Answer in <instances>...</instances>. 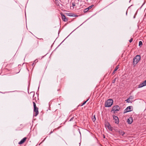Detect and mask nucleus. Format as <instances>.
<instances>
[{
    "instance_id": "obj_2",
    "label": "nucleus",
    "mask_w": 146,
    "mask_h": 146,
    "mask_svg": "<svg viewBox=\"0 0 146 146\" xmlns=\"http://www.w3.org/2000/svg\"><path fill=\"white\" fill-rule=\"evenodd\" d=\"M113 101L112 99H109L106 101L105 105V107H110L113 104Z\"/></svg>"
},
{
    "instance_id": "obj_35",
    "label": "nucleus",
    "mask_w": 146,
    "mask_h": 146,
    "mask_svg": "<svg viewBox=\"0 0 146 146\" xmlns=\"http://www.w3.org/2000/svg\"><path fill=\"white\" fill-rule=\"evenodd\" d=\"M135 18V16L134 15V17H133V18Z\"/></svg>"
},
{
    "instance_id": "obj_17",
    "label": "nucleus",
    "mask_w": 146,
    "mask_h": 146,
    "mask_svg": "<svg viewBox=\"0 0 146 146\" xmlns=\"http://www.w3.org/2000/svg\"><path fill=\"white\" fill-rule=\"evenodd\" d=\"M125 101L127 103L131 102V101L130 100V98H128L127 99L125 100Z\"/></svg>"
},
{
    "instance_id": "obj_36",
    "label": "nucleus",
    "mask_w": 146,
    "mask_h": 146,
    "mask_svg": "<svg viewBox=\"0 0 146 146\" xmlns=\"http://www.w3.org/2000/svg\"><path fill=\"white\" fill-rule=\"evenodd\" d=\"M39 86L38 87V89H39Z\"/></svg>"
},
{
    "instance_id": "obj_10",
    "label": "nucleus",
    "mask_w": 146,
    "mask_h": 146,
    "mask_svg": "<svg viewBox=\"0 0 146 146\" xmlns=\"http://www.w3.org/2000/svg\"><path fill=\"white\" fill-rule=\"evenodd\" d=\"M27 139V138L26 137H24L18 143V144L19 145H21Z\"/></svg>"
},
{
    "instance_id": "obj_4",
    "label": "nucleus",
    "mask_w": 146,
    "mask_h": 146,
    "mask_svg": "<svg viewBox=\"0 0 146 146\" xmlns=\"http://www.w3.org/2000/svg\"><path fill=\"white\" fill-rule=\"evenodd\" d=\"M120 109V108L118 105H115L113 107L111 111H113L115 113V111H118Z\"/></svg>"
},
{
    "instance_id": "obj_31",
    "label": "nucleus",
    "mask_w": 146,
    "mask_h": 146,
    "mask_svg": "<svg viewBox=\"0 0 146 146\" xmlns=\"http://www.w3.org/2000/svg\"><path fill=\"white\" fill-rule=\"evenodd\" d=\"M36 60H35L34 61V62L35 63V62H36Z\"/></svg>"
},
{
    "instance_id": "obj_21",
    "label": "nucleus",
    "mask_w": 146,
    "mask_h": 146,
    "mask_svg": "<svg viewBox=\"0 0 146 146\" xmlns=\"http://www.w3.org/2000/svg\"><path fill=\"white\" fill-rule=\"evenodd\" d=\"M33 106L34 108L36 107V104L34 102H33Z\"/></svg>"
},
{
    "instance_id": "obj_9",
    "label": "nucleus",
    "mask_w": 146,
    "mask_h": 146,
    "mask_svg": "<svg viewBox=\"0 0 146 146\" xmlns=\"http://www.w3.org/2000/svg\"><path fill=\"white\" fill-rule=\"evenodd\" d=\"M94 6V5H92L90 6L88 8L84 9V13L87 12L91 8H92Z\"/></svg>"
},
{
    "instance_id": "obj_12",
    "label": "nucleus",
    "mask_w": 146,
    "mask_h": 146,
    "mask_svg": "<svg viewBox=\"0 0 146 146\" xmlns=\"http://www.w3.org/2000/svg\"><path fill=\"white\" fill-rule=\"evenodd\" d=\"M119 133L120 135H122L123 136L125 134V133L121 129H119Z\"/></svg>"
},
{
    "instance_id": "obj_16",
    "label": "nucleus",
    "mask_w": 146,
    "mask_h": 146,
    "mask_svg": "<svg viewBox=\"0 0 146 146\" xmlns=\"http://www.w3.org/2000/svg\"><path fill=\"white\" fill-rule=\"evenodd\" d=\"M143 45L142 42L141 41H139V46L141 47Z\"/></svg>"
},
{
    "instance_id": "obj_24",
    "label": "nucleus",
    "mask_w": 146,
    "mask_h": 146,
    "mask_svg": "<svg viewBox=\"0 0 146 146\" xmlns=\"http://www.w3.org/2000/svg\"><path fill=\"white\" fill-rule=\"evenodd\" d=\"M72 5L73 7H74L75 6V4L74 3H72Z\"/></svg>"
},
{
    "instance_id": "obj_28",
    "label": "nucleus",
    "mask_w": 146,
    "mask_h": 146,
    "mask_svg": "<svg viewBox=\"0 0 146 146\" xmlns=\"http://www.w3.org/2000/svg\"><path fill=\"white\" fill-rule=\"evenodd\" d=\"M35 64H34V62H33V63H32V66L33 67H34V66H35Z\"/></svg>"
},
{
    "instance_id": "obj_19",
    "label": "nucleus",
    "mask_w": 146,
    "mask_h": 146,
    "mask_svg": "<svg viewBox=\"0 0 146 146\" xmlns=\"http://www.w3.org/2000/svg\"><path fill=\"white\" fill-rule=\"evenodd\" d=\"M92 119L93 121L94 122L96 120V118L95 115H94V116L92 118Z\"/></svg>"
},
{
    "instance_id": "obj_30",
    "label": "nucleus",
    "mask_w": 146,
    "mask_h": 146,
    "mask_svg": "<svg viewBox=\"0 0 146 146\" xmlns=\"http://www.w3.org/2000/svg\"><path fill=\"white\" fill-rule=\"evenodd\" d=\"M64 41V40H63L61 43L58 46H59Z\"/></svg>"
},
{
    "instance_id": "obj_38",
    "label": "nucleus",
    "mask_w": 146,
    "mask_h": 146,
    "mask_svg": "<svg viewBox=\"0 0 146 146\" xmlns=\"http://www.w3.org/2000/svg\"><path fill=\"white\" fill-rule=\"evenodd\" d=\"M76 29H74V30L72 32V33L75 30H76Z\"/></svg>"
},
{
    "instance_id": "obj_39",
    "label": "nucleus",
    "mask_w": 146,
    "mask_h": 146,
    "mask_svg": "<svg viewBox=\"0 0 146 146\" xmlns=\"http://www.w3.org/2000/svg\"><path fill=\"white\" fill-rule=\"evenodd\" d=\"M69 36V35L67 37H68V36Z\"/></svg>"
},
{
    "instance_id": "obj_11",
    "label": "nucleus",
    "mask_w": 146,
    "mask_h": 146,
    "mask_svg": "<svg viewBox=\"0 0 146 146\" xmlns=\"http://www.w3.org/2000/svg\"><path fill=\"white\" fill-rule=\"evenodd\" d=\"M66 15L67 16H69V17H76V15H75L73 13H66Z\"/></svg>"
},
{
    "instance_id": "obj_3",
    "label": "nucleus",
    "mask_w": 146,
    "mask_h": 146,
    "mask_svg": "<svg viewBox=\"0 0 146 146\" xmlns=\"http://www.w3.org/2000/svg\"><path fill=\"white\" fill-rule=\"evenodd\" d=\"M133 107L130 106L127 107L124 111V113H125L128 112H130L132 111Z\"/></svg>"
},
{
    "instance_id": "obj_41",
    "label": "nucleus",
    "mask_w": 146,
    "mask_h": 146,
    "mask_svg": "<svg viewBox=\"0 0 146 146\" xmlns=\"http://www.w3.org/2000/svg\"><path fill=\"white\" fill-rule=\"evenodd\" d=\"M78 27H77V28H76V29H77V28H78Z\"/></svg>"
},
{
    "instance_id": "obj_26",
    "label": "nucleus",
    "mask_w": 146,
    "mask_h": 146,
    "mask_svg": "<svg viewBox=\"0 0 146 146\" xmlns=\"http://www.w3.org/2000/svg\"><path fill=\"white\" fill-rule=\"evenodd\" d=\"M133 41V38H131L129 40V42H132Z\"/></svg>"
},
{
    "instance_id": "obj_46",
    "label": "nucleus",
    "mask_w": 146,
    "mask_h": 146,
    "mask_svg": "<svg viewBox=\"0 0 146 146\" xmlns=\"http://www.w3.org/2000/svg\"><path fill=\"white\" fill-rule=\"evenodd\" d=\"M14 92V91H12V92Z\"/></svg>"
},
{
    "instance_id": "obj_23",
    "label": "nucleus",
    "mask_w": 146,
    "mask_h": 146,
    "mask_svg": "<svg viewBox=\"0 0 146 146\" xmlns=\"http://www.w3.org/2000/svg\"><path fill=\"white\" fill-rule=\"evenodd\" d=\"M116 79V78H115L113 80L112 82V83L114 84L115 83Z\"/></svg>"
},
{
    "instance_id": "obj_14",
    "label": "nucleus",
    "mask_w": 146,
    "mask_h": 146,
    "mask_svg": "<svg viewBox=\"0 0 146 146\" xmlns=\"http://www.w3.org/2000/svg\"><path fill=\"white\" fill-rule=\"evenodd\" d=\"M118 68H119L118 66H117L116 67L115 69L113 71V72L112 73V74H115V72L117 71V70L118 69Z\"/></svg>"
},
{
    "instance_id": "obj_43",
    "label": "nucleus",
    "mask_w": 146,
    "mask_h": 146,
    "mask_svg": "<svg viewBox=\"0 0 146 146\" xmlns=\"http://www.w3.org/2000/svg\"><path fill=\"white\" fill-rule=\"evenodd\" d=\"M143 4L142 5V6H141V7H142V6H143Z\"/></svg>"
},
{
    "instance_id": "obj_1",
    "label": "nucleus",
    "mask_w": 146,
    "mask_h": 146,
    "mask_svg": "<svg viewBox=\"0 0 146 146\" xmlns=\"http://www.w3.org/2000/svg\"><path fill=\"white\" fill-rule=\"evenodd\" d=\"M140 59L141 56L140 55H137L133 58V65L134 67L137 64Z\"/></svg>"
},
{
    "instance_id": "obj_33",
    "label": "nucleus",
    "mask_w": 146,
    "mask_h": 146,
    "mask_svg": "<svg viewBox=\"0 0 146 146\" xmlns=\"http://www.w3.org/2000/svg\"><path fill=\"white\" fill-rule=\"evenodd\" d=\"M46 138H45L44 139V140L42 142H43V141H44V140H45V139Z\"/></svg>"
},
{
    "instance_id": "obj_40",
    "label": "nucleus",
    "mask_w": 146,
    "mask_h": 146,
    "mask_svg": "<svg viewBox=\"0 0 146 146\" xmlns=\"http://www.w3.org/2000/svg\"><path fill=\"white\" fill-rule=\"evenodd\" d=\"M78 27H77V28H76V29H77V28H78Z\"/></svg>"
},
{
    "instance_id": "obj_42",
    "label": "nucleus",
    "mask_w": 146,
    "mask_h": 146,
    "mask_svg": "<svg viewBox=\"0 0 146 146\" xmlns=\"http://www.w3.org/2000/svg\"><path fill=\"white\" fill-rule=\"evenodd\" d=\"M78 27H77V28H76V29H77V28H78Z\"/></svg>"
},
{
    "instance_id": "obj_5",
    "label": "nucleus",
    "mask_w": 146,
    "mask_h": 146,
    "mask_svg": "<svg viewBox=\"0 0 146 146\" xmlns=\"http://www.w3.org/2000/svg\"><path fill=\"white\" fill-rule=\"evenodd\" d=\"M113 117L115 120V122L116 124H118L119 123V119L118 117L115 115H113Z\"/></svg>"
},
{
    "instance_id": "obj_44",
    "label": "nucleus",
    "mask_w": 146,
    "mask_h": 146,
    "mask_svg": "<svg viewBox=\"0 0 146 146\" xmlns=\"http://www.w3.org/2000/svg\"><path fill=\"white\" fill-rule=\"evenodd\" d=\"M143 4L142 5V6H141V7H142V6H143Z\"/></svg>"
},
{
    "instance_id": "obj_45",
    "label": "nucleus",
    "mask_w": 146,
    "mask_h": 146,
    "mask_svg": "<svg viewBox=\"0 0 146 146\" xmlns=\"http://www.w3.org/2000/svg\"><path fill=\"white\" fill-rule=\"evenodd\" d=\"M60 127H58V129H59V128H60Z\"/></svg>"
},
{
    "instance_id": "obj_13",
    "label": "nucleus",
    "mask_w": 146,
    "mask_h": 146,
    "mask_svg": "<svg viewBox=\"0 0 146 146\" xmlns=\"http://www.w3.org/2000/svg\"><path fill=\"white\" fill-rule=\"evenodd\" d=\"M107 127L108 129L111 131H112L113 130V128L111 126L109 123L108 124V125L107 126Z\"/></svg>"
},
{
    "instance_id": "obj_20",
    "label": "nucleus",
    "mask_w": 146,
    "mask_h": 146,
    "mask_svg": "<svg viewBox=\"0 0 146 146\" xmlns=\"http://www.w3.org/2000/svg\"><path fill=\"white\" fill-rule=\"evenodd\" d=\"M143 83L144 86H146V80L144 81L143 82Z\"/></svg>"
},
{
    "instance_id": "obj_37",
    "label": "nucleus",
    "mask_w": 146,
    "mask_h": 146,
    "mask_svg": "<svg viewBox=\"0 0 146 146\" xmlns=\"http://www.w3.org/2000/svg\"><path fill=\"white\" fill-rule=\"evenodd\" d=\"M104 138H105V136H104Z\"/></svg>"
},
{
    "instance_id": "obj_29",
    "label": "nucleus",
    "mask_w": 146,
    "mask_h": 146,
    "mask_svg": "<svg viewBox=\"0 0 146 146\" xmlns=\"http://www.w3.org/2000/svg\"><path fill=\"white\" fill-rule=\"evenodd\" d=\"M53 133V131H51L50 132V133H49V135H50V134H51L52 133Z\"/></svg>"
},
{
    "instance_id": "obj_34",
    "label": "nucleus",
    "mask_w": 146,
    "mask_h": 146,
    "mask_svg": "<svg viewBox=\"0 0 146 146\" xmlns=\"http://www.w3.org/2000/svg\"><path fill=\"white\" fill-rule=\"evenodd\" d=\"M126 15H127V11L126 12Z\"/></svg>"
},
{
    "instance_id": "obj_25",
    "label": "nucleus",
    "mask_w": 146,
    "mask_h": 146,
    "mask_svg": "<svg viewBox=\"0 0 146 146\" xmlns=\"http://www.w3.org/2000/svg\"><path fill=\"white\" fill-rule=\"evenodd\" d=\"M129 98H130V99H133V96H131Z\"/></svg>"
},
{
    "instance_id": "obj_22",
    "label": "nucleus",
    "mask_w": 146,
    "mask_h": 146,
    "mask_svg": "<svg viewBox=\"0 0 146 146\" xmlns=\"http://www.w3.org/2000/svg\"><path fill=\"white\" fill-rule=\"evenodd\" d=\"M114 130L116 132L119 133V130H118L117 129H114Z\"/></svg>"
},
{
    "instance_id": "obj_32",
    "label": "nucleus",
    "mask_w": 146,
    "mask_h": 146,
    "mask_svg": "<svg viewBox=\"0 0 146 146\" xmlns=\"http://www.w3.org/2000/svg\"><path fill=\"white\" fill-rule=\"evenodd\" d=\"M36 60H35L34 61V62L35 63V62H36Z\"/></svg>"
},
{
    "instance_id": "obj_7",
    "label": "nucleus",
    "mask_w": 146,
    "mask_h": 146,
    "mask_svg": "<svg viewBox=\"0 0 146 146\" xmlns=\"http://www.w3.org/2000/svg\"><path fill=\"white\" fill-rule=\"evenodd\" d=\"M60 14L62 17V19L63 21L64 22L68 21V19L66 18V16L64 15L63 13H61Z\"/></svg>"
},
{
    "instance_id": "obj_18",
    "label": "nucleus",
    "mask_w": 146,
    "mask_h": 146,
    "mask_svg": "<svg viewBox=\"0 0 146 146\" xmlns=\"http://www.w3.org/2000/svg\"><path fill=\"white\" fill-rule=\"evenodd\" d=\"M89 99H88L86 101H84L82 104V105H81V106H82L84 105L86 102L88 101Z\"/></svg>"
},
{
    "instance_id": "obj_6",
    "label": "nucleus",
    "mask_w": 146,
    "mask_h": 146,
    "mask_svg": "<svg viewBox=\"0 0 146 146\" xmlns=\"http://www.w3.org/2000/svg\"><path fill=\"white\" fill-rule=\"evenodd\" d=\"M34 112H35L34 116H36L38 114V108L37 107L34 108Z\"/></svg>"
},
{
    "instance_id": "obj_8",
    "label": "nucleus",
    "mask_w": 146,
    "mask_h": 146,
    "mask_svg": "<svg viewBox=\"0 0 146 146\" xmlns=\"http://www.w3.org/2000/svg\"><path fill=\"white\" fill-rule=\"evenodd\" d=\"M133 121V118L132 117H130L127 121V122L128 124H131Z\"/></svg>"
},
{
    "instance_id": "obj_27",
    "label": "nucleus",
    "mask_w": 146,
    "mask_h": 146,
    "mask_svg": "<svg viewBox=\"0 0 146 146\" xmlns=\"http://www.w3.org/2000/svg\"><path fill=\"white\" fill-rule=\"evenodd\" d=\"M74 118V117H72L71 118V119H70V120H69V121H71Z\"/></svg>"
},
{
    "instance_id": "obj_15",
    "label": "nucleus",
    "mask_w": 146,
    "mask_h": 146,
    "mask_svg": "<svg viewBox=\"0 0 146 146\" xmlns=\"http://www.w3.org/2000/svg\"><path fill=\"white\" fill-rule=\"evenodd\" d=\"M144 86L142 82L138 86V88H142L143 86Z\"/></svg>"
}]
</instances>
